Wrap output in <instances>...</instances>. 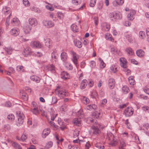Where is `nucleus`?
Here are the masks:
<instances>
[{"instance_id":"obj_1","label":"nucleus","mask_w":149,"mask_h":149,"mask_svg":"<svg viewBox=\"0 0 149 149\" xmlns=\"http://www.w3.org/2000/svg\"><path fill=\"white\" fill-rule=\"evenodd\" d=\"M55 92L61 99L69 95L68 92L66 90L63 89L62 87L60 85L56 87L55 90Z\"/></svg>"},{"instance_id":"obj_2","label":"nucleus","mask_w":149,"mask_h":149,"mask_svg":"<svg viewBox=\"0 0 149 149\" xmlns=\"http://www.w3.org/2000/svg\"><path fill=\"white\" fill-rule=\"evenodd\" d=\"M16 115L17 120L16 121V125L17 126H19L23 124L25 116L22 112L19 111H17Z\"/></svg>"},{"instance_id":"obj_3","label":"nucleus","mask_w":149,"mask_h":149,"mask_svg":"<svg viewBox=\"0 0 149 149\" xmlns=\"http://www.w3.org/2000/svg\"><path fill=\"white\" fill-rule=\"evenodd\" d=\"M101 125L98 123L97 121L95 122L94 125L91 127L92 134L94 135H98L101 133L100 130L99 129Z\"/></svg>"},{"instance_id":"obj_4","label":"nucleus","mask_w":149,"mask_h":149,"mask_svg":"<svg viewBox=\"0 0 149 149\" xmlns=\"http://www.w3.org/2000/svg\"><path fill=\"white\" fill-rule=\"evenodd\" d=\"M109 17L110 20L115 22L117 20L121 19L122 18V15L120 12L117 13L113 12L109 13Z\"/></svg>"},{"instance_id":"obj_5","label":"nucleus","mask_w":149,"mask_h":149,"mask_svg":"<svg viewBox=\"0 0 149 149\" xmlns=\"http://www.w3.org/2000/svg\"><path fill=\"white\" fill-rule=\"evenodd\" d=\"M77 115L79 117V118H76L74 120V125L79 126L81 125V120L80 119V118H83L84 117V113L82 110H80L78 112Z\"/></svg>"},{"instance_id":"obj_6","label":"nucleus","mask_w":149,"mask_h":149,"mask_svg":"<svg viewBox=\"0 0 149 149\" xmlns=\"http://www.w3.org/2000/svg\"><path fill=\"white\" fill-rule=\"evenodd\" d=\"M107 139L111 141L110 144L112 146H116L117 144V141L114 140V137L113 135L111 132L107 134Z\"/></svg>"},{"instance_id":"obj_7","label":"nucleus","mask_w":149,"mask_h":149,"mask_svg":"<svg viewBox=\"0 0 149 149\" xmlns=\"http://www.w3.org/2000/svg\"><path fill=\"white\" fill-rule=\"evenodd\" d=\"M134 112V109L132 107H128L125 109L124 113L126 117H129L132 116Z\"/></svg>"},{"instance_id":"obj_8","label":"nucleus","mask_w":149,"mask_h":149,"mask_svg":"<svg viewBox=\"0 0 149 149\" xmlns=\"http://www.w3.org/2000/svg\"><path fill=\"white\" fill-rule=\"evenodd\" d=\"M42 24L44 26L48 28L52 27L54 26V23L51 20H43Z\"/></svg>"},{"instance_id":"obj_9","label":"nucleus","mask_w":149,"mask_h":149,"mask_svg":"<svg viewBox=\"0 0 149 149\" xmlns=\"http://www.w3.org/2000/svg\"><path fill=\"white\" fill-rule=\"evenodd\" d=\"M30 46L33 48H41L42 47V44L38 41H33L30 43Z\"/></svg>"},{"instance_id":"obj_10","label":"nucleus","mask_w":149,"mask_h":149,"mask_svg":"<svg viewBox=\"0 0 149 149\" xmlns=\"http://www.w3.org/2000/svg\"><path fill=\"white\" fill-rule=\"evenodd\" d=\"M72 56V61L75 65L76 66L77 68L78 65L77 64L78 63L77 58V56H78L73 51H71L70 52Z\"/></svg>"},{"instance_id":"obj_11","label":"nucleus","mask_w":149,"mask_h":149,"mask_svg":"<svg viewBox=\"0 0 149 149\" xmlns=\"http://www.w3.org/2000/svg\"><path fill=\"white\" fill-rule=\"evenodd\" d=\"M29 24L32 27H35L38 24L37 19L33 17L30 18L28 19Z\"/></svg>"},{"instance_id":"obj_12","label":"nucleus","mask_w":149,"mask_h":149,"mask_svg":"<svg viewBox=\"0 0 149 149\" xmlns=\"http://www.w3.org/2000/svg\"><path fill=\"white\" fill-rule=\"evenodd\" d=\"M32 53L31 49L29 47H26L25 48L22 52L23 55L26 57L31 54Z\"/></svg>"},{"instance_id":"obj_13","label":"nucleus","mask_w":149,"mask_h":149,"mask_svg":"<svg viewBox=\"0 0 149 149\" xmlns=\"http://www.w3.org/2000/svg\"><path fill=\"white\" fill-rule=\"evenodd\" d=\"M44 40L46 46L49 48L52 47V42L50 38H44Z\"/></svg>"},{"instance_id":"obj_14","label":"nucleus","mask_w":149,"mask_h":149,"mask_svg":"<svg viewBox=\"0 0 149 149\" xmlns=\"http://www.w3.org/2000/svg\"><path fill=\"white\" fill-rule=\"evenodd\" d=\"M102 29L103 31H108L110 29L109 24L106 22L102 23L101 24Z\"/></svg>"},{"instance_id":"obj_15","label":"nucleus","mask_w":149,"mask_h":149,"mask_svg":"<svg viewBox=\"0 0 149 149\" xmlns=\"http://www.w3.org/2000/svg\"><path fill=\"white\" fill-rule=\"evenodd\" d=\"M136 11L133 10H130V13L128 14L127 17L128 20H132L134 18V16L136 14Z\"/></svg>"},{"instance_id":"obj_16","label":"nucleus","mask_w":149,"mask_h":149,"mask_svg":"<svg viewBox=\"0 0 149 149\" xmlns=\"http://www.w3.org/2000/svg\"><path fill=\"white\" fill-rule=\"evenodd\" d=\"M32 26L30 25L26 24L24 27V33L26 34L28 33L31 30Z\"/></svg>"},{"instance_id":"obj_17","label":"nucleus","mask_w":149,"mask_h":149,"mask_svg":"<svg viewBox=\"0 0 149 149\" xmlns=\"http://www.w3.org/2000/svg\"><path fill=\"white\" fill-rule=\"evenodd\" d=\"M115 80L113 78H110L108 80V86L111 89L114 88L115 84Z\"/></svg>"},{"instance_id":"obj_18","label":"nucleus","mask_w":149,"mask_h":149,"mask_svg":"<svg viewBox=\"0 0 149 149\" xmlns=\"http://www.w3.org/2000/svg\"><path fill=\"white\" fill-rule=\"evenodd\" d=\"M19 32V30L17 28H14L12 29L10 31L11 35L14 36H17L18 35Z\"/></svg>"},{"instance_id":"obj_19","label":"nucleus","mask_w":149,"mask_h":149,"mask_svg":"<svg viewBox=\"0 0 149 149\" xmlns=\"http://www.w3.org/2000/svg\"><path fill=\"white\" fill-rule=\"evenodd\" d=\"M69 74L66 72L63 71L61 72V77L64 80H66L69 78Z\"/></svg>"},{"instance_id":"obj_20","label":"nucleus","mask_w":149,"mask_h":149,"mask_svg":"<svg viewBox=\"0 0 149 149\" xmlns=\"http://www.w3.org/2000/svg\"><path fill=\"white\" fill-rule=\"evenodd\" d=\"M121 62L120 65L122 67L124 68H126L127 67V61L126 59L124 58H121L120 59Z\"/></svg>"},{"instance_id":"obj_21","label":"nucleus","mask_w":149,"mask_h":149,"mask_svg":"<svg viewBox=\"0 0 149 149\" xmlns=\"http://www.w3.org/2000/svg\"><path fill=\"white\" fill-rule=\"evenodd\" d=\"M136 54L140 58L143 57L144 56L145 52L142 49L137 50L136 52Z\"/></svg>"},{"instance_id":"obj_22","label":"nucleus","mask_w":149,"mask_h":149,"mask_svg":"<svg viewBox=\"0 0 149 149\" xmlns=\"http://www.w3.org/2000/svg\"><path fill=\"white\" fill-rule=\"evenodd\" d=\"M2 12L6 15L11 13L10 8L6 6L3 7L2 10Z\"/></svg>"},{"instance_id":"obj_23","label":"nucleus","mask_w":149,"mask_h":149,"mask_svg":"<svg viewBox=\"0 0 149 149\" xmlns=\"http://www.w3.org/2000/svg\"><path fill=\"white\" fill-rule=\"evenodd\" d=\"M124 0H115L113 2V5L116 6L118 5H121L124 3Z\"/></svg>"},{"instance_id":"obj_24","label":"nucleus","mask_w":149,"mask_h":149,"mask_svg":"<svg viewBox=\"0 0 149 149\" xmlns=\"http://www.w3.org/2000/svg\"><path fill=\"white\" fill-rule=\"evenodd\" d=\"M50 132V129L49 128L45 129L42 132V136L43 138H45L49 134Z\"/></svg>"},{"instance_id":"obj_25","label":"nucleus","mask_w":149,"mask_h":149,"mask_svg":"<svg viewBox=\"0 0 149 149\" xmlns=\"http://www.w3.org/2000/svg\"><path fill=\"white\" fill-rule=\"evenodd\" d=\"M30 79L31 80L35 81L37 83H39L40 81V78L35 75H33L31 76Z\"/></svg>"},{"instance_id":"obj_26","label":"nucleus","mask_w":149,"mask_h":149,"mask_svg":"<svg viewBox=\"0 0 149 149\" xmlns=\"http://www.w3.org/2000/svg\"><path fill=\"white\" fill-rule=\"evenodd\" d=\"M58 123L60 125V128L62 130H63L66 128V126L65 124L59 119L58 120Z\"/></svg>"},{"instance_id":"obj_27","label":"nucleus","mask_w":149,"mask_h":149,"mask_svg":"<svg viewBox=\"0 0 149 149\" xmlns=\"http://www.w3.org/2000/svg\"><path fill=\"white\" fill-rule=\"evenodd\" d=\"M61 59L63 61H65L67 59L68 55L65 52H63L61 55Z\"/></svg>"},{"instance_id":"obj_28","label":"nucleus","mask_w":149,"mask_h":149,"mask_svg":"<svg viewBox=\"0 0 149 149\" xmlns=\"http://www.w3.org/2000/svg\"><path fill=\"white\" fill-rule=\"evenodd\" d=\"M19 40L22 42H25L29 40V38L25 36H22L20 37Z\"/></svg>"},{"instance_id":"obj_29","label":"nucleus","mask_w":149,"mask_h":149,"mask_svg":"<svg viewBox=\"0 0 149 149\" xmlns=\"http://www.w3.org/2000/svg\"><path fill=\"white\" fill-rule=\"evenodd\" d=\"M87 81L86 79H83L82 81L80 86L81 89H84L85 88L87 85Z\"/></svg>"},{"instance_id":"obj_30","label":"nucleus","mask_w":149,"mask_h":149,"mask_svg":"<svg viewBox=\"0 0 149 149\" xmlns=\"http://www.w3.org/2000/svg\"><path fill=\"white\" fill-rule=\"evenodd\" d=\"M117 67L115 65H113L110 67L111 72L113 73H116L117 71Z\"/></svg>"},{"instance_id":"obj_31","label":"nucleus","mask_w":149,"mask_h":149,"mask_svg":"<svg viewBox=\"0 0 149 149\" xmlns=\"http://www.w3.org/2000/svg\"><path fill=\"white\" fill-rule=\"evenodd\" d=\"M143 130L146 131L147 133H149V124L147 123L143 124Z\"/></svg>"},{"instance_id":"obj_32","label":"nucleus","mask_w":149,"mask_h":149,"mask_svg":"<svg viewBox=\"0 0 149 149\" xmlns=\"http://www.w3.org/2000/svg\"><path fill=\"white\" fill-rule=\"evenodd\" d=\"M105 38L107 40H110L111 41H114V39L112 37L111 35L109 33H107L105 35Z\"/></svg>"},{"instance_id":"obj_33","label":"nucleus","mask_w":149,"mask_h":149,"mask_svg":"<svg viewBox=\"0 0 149 149\" xmlns=\"http://www.w3.org/2000/svg\"><path fill=\"white\" fill-rule=\"evenodd\" d=\"M74 43L75 46L79 48H81L82 46L81 42L80 41L78 40H74Z\"/></svg>"},{"instance_id":"obj_34","label":"nucleus","mask_w":149,"mask_h":149,"mask_svg":"<svg viewBox=\"0 0 149 149\" xmlns=\"http://www.w3.org/2000/svg\"><path fill=\"white\" fill-rule=\"evenodd\" d=\"M125 50L127 53L129 55H132L134 54V51L131 47H128L126 48Z\"/></svg>"},{"instance_id":"obj_35","label":"nucleus","mask_w":149,"mask_h":149,"mask_svg":"<svg viewBox=\"0 0 149 149\" xmlns=\"http://www.w3.org/2000/svg\"><path fill=\"white\" fill-rule=\"evenodd\" d=\"M71 28L74 32H77L78 31V28L77 26L74 24H72L71 26Z\"/></svg>"},{"instance_id":"obj_36","label":"nucleus","mask_w":149,"mask_h":149,"mask_svg":"<svg viewBox=\"0 0 149 149\" xmlns=\"http://www.w3.org/2000/svg\"><path fill=\"white\" fill-rule=\"evenodd\" d=\"M58 17L60 19L62 20L64 17V15L61 12H58L57 13Z\"/></svg>"},{"instance_id":"obj_37","label":"nucleus","mask_w":149,"mask_h":149,"mask_svg":"<svg viewBox=\"0 0 149 149\" xmlns=\"http://www.w3.org/2000/svg\"><path fill=\"white\" fill-rule=\"evenodd\" d=\"M12 146L15 149H22V147H21L20 145H19L17 143L15 142H13L12 143Z\"/></svg>"},{"instance_id":"obj_38","label":"nucleus","mask_w":149,"mask_h":149,"mask_svg":"<svg viewBox=\"0 0 149 149\" xmlns=\"http://www.w3.org/2000/svg\"><path fill=\"white\" fill-rule=\"evenodd\" d=\"M19 22V19L17 18H13L11 22V23L13 24V25H15L18 24Z\"/></svg>"},{"instance_id":"obj_39","label":"nucleus","mask_w":149,"mask_h":149,"mask_svg":"<svg viewBox=\"0 0 149 149\" xmlns=\"http://www.w3.org/2000/svg\"><path fill=\"white\" fill-rule=\"evenodd\" d=\"M129 82L130 85H133L135 84V81L132 76H130L128 78Z\"/></svg>"},{"instance_id":"obj_40","label":"nucleus","mask_w":149,"mask_h":149,"mask_svg":"<svg viewBox=\"0 0 149 149\" xmlns=\"http://www.w3.org/2000/svg\"><path fill=\"white\" fill-rule=\"evenodd\" d=\"M126 37L129 42L130 43L132 42L133 38L132 37V35L131 34H127L126 36Z\"/></svg>"},{"instance_id":"obj_41","label":"nucleus","mask_w":149,"mask_h":149,"mask_svg":"<svg viewBox=\"0 0 149 149\" xmlns=\"http://www.w3.org/2000/svg\"><path fill=\"white\" fill-rule=\"evenodd\" d=\"M49 17L52 19L54 21H56L58 19L53 13H50L49 14Z\"/></svg>"},{"instance_id":"obj_42","label":"nucleus","mask_w":149,"mask_h":149,"mask_svg":"<svg viewBox=\"0 0 149 149\" xmlns=\"http://www.w3.org/2000/svg\"><path fill=\"white\" fill-rule=\"evenodd\" d=\"M31 111L33 114L36 115H37L39 113L38 107L36 108H32L31 109Z\"/></svg>"},{"instance_id":"obj_43","label":"nucleus","mask_w":149,"mask_h":149,"mask_svg":"<svg viewBox=\"0 0 149 149\" xmlns=\"http://www.w3.org/2000/svg\"><path fill=\"white\" fill-rule=\"evenodd\" d=\"M96 108V106L94 104L88 105L86 107L87 109L89 110H92L93 109H95Z\"/></svg>"},{"instance_id":"obj_44","label":"nucleus","mask_w":149,"mask_h":149,"mask_svg":"<svg viewBox=\"0 0 149 149\" xmlns=\"http://www.w3.org/2000/svg\"><path fill=\"white\" fill-rule=\"evenodd\" d=\"M122 90L124 94L127 93L130 91L128 88L126 86H124L123 87Z\"/></svg>"},{"instance_id":"obj_45","label":"nucleus","mask_w":149,"mask_h":149,"mask_svg":"<svg viewBox=\"0 0 149 149\" xmlns=\"http://www.w3.org/2000/svg\"><path fill=\"white\" fill-rule=\"evenodd\" d=\"M16 70L18 71L23 72L24 71V67L22 65H18L17 66Z\"/></svg>"},{"instance_id":"obj_46","label":"nucleus","mask_w":149,"mask_h":149,"mask_svg":"<svg viewBox=\"0 0 149 149\" xmlns=\"http://www.w3.org/2000/svg\"><path fill=\"white\" fill-rule=\"evenodd\" d=\"M82 102L84 104H87L89 103L90 100L88 98L85 97L82 99Z\"/></svg>"},{"instance_id":"obj_47","label":"nucleus","mask_w":149,"mask_h":149,"mask_svg":"<svg viewBox=\"0 0 149 149\" xmlns=\"http://www.w3.org/2000/svg\"><path fill=\"white\" fill-rule=\"evenodd\" d=\"M65 67L69 70H72L73 68L72 65L71 64L69 63H66Z\"/></svg>"},{"instance_id":"obj_48","label":"nucleus","mask_w":149,"mask_h":149,"mask_svg":"<svg viewBox=\"0 0 149 149\" xmlns=\"http://www.w3.org/2000/svg\"><path fill=\"white\" fill-rule=\"evenodd\" d=\"M95 146L100 149H103L104 148V146L100 143H97L95 144Z\"/></svg>"},{"instance_id":"obj_49","label":"nucleus","mask_w":149,"mask_h":149,"mask_svg":"<svg viewBox=\"0 0 149 149\" xmlns=\"http://www.w3.org/2000/svg\"><path fill=\"white\" fill-rule=\"evenodd\" d=\"M126 146L125 142L123 140L120 141V145L119 147V149H121L125 147Z\"/></svg>"},{"instance_id":"obj_50","label":"nucleus","mask_w":149,"mask_h":149,"mask_svg":"<svg viewBox=\"0 0 149 149\" xmlns=\"http://www.w3.org/2000/svg\"><path fill=\"white\" fill-rule=\"evenodd\" d=\"M100 114V112L96 111L92 113V116L96 118H98L99 117V115Z\"/></svg>"},{"instance_id":"obj_51","label":"nucleus","mask_w":149,"mask_h":149,"mask_svg":"<svg viewBox=\"0 0 149 149\" xmlns=\"http://www.w3.org/2000/svg\"><path fill=\"white\" fill-rule=\"evenodd\" d=\"M57 53L55 51H53L51 54L52 57L56 60L57 58Z\"/></svg>"},{"instance_id":"obj_52","label":"nucleus","mask_w":149,"mask_h":149,"mask_svg":"<svg viewBox=\"0 0 149 149\" xmlns=\"http://www.w3.org/2000/svg\"><path fill=\"white\" fill-rule=\"evenodd\" d=\"M79 131L77 130H75L73 132V137L76 138L79 136Z\"/></svg>"},{"instance_id":"obj_53","label":"nucleus","mask_w":149,"mask_h":149,"mask_svg":"<svg viewBox=\"0 0 149 149\" xmlns=\"http://www.w3.org/2000/svg\"><path fill=\"white\" fill-rule=\"evenodd\" d=\"M98 60L100 63L101 66H102L101 68H104L106 66V64L104 63L103 60L100 58H98Z\"/></svg>"},{"instance_id":"obj_54","label":"nucleus","mask_w":149,"mask_h":149,"mask_svg":"<svg viewBox=\"0 0 149 149\" xmlns=\"http://www.w3.org/2000/svg\"><path fill=\"white\" fill-rule=\"evenodd\" d=\"M139 37L141 39H143L145 37L144 32L143 31H140L139 33Z\"/></svg>"},{"instance_id":"obj_55","label":"nucleus","mask_w":149,"mask_h":149,"mask_svg":"<svg viewBox=\"0 0 149 149\" xmlns=\"http://www.w3.org/2000/svg\"><path fill=\"white\" fill-rule=\"evenodd\" d=\"M7 118L9 120H13L15 119V116L13 114H9Z\"/></svg>"},{"instance_id":"obj_56","label":"nucleus","mask_w":149,"mask_h":149,"mask_svg":"<svg viewBox=\"0 0 149 149\" xmlns=\"http://www.w3.org/2000/svg\"><path fill=\"white\" fill-rule=\"evenodd\" d=\"M48 69L49 70H50L52 72H54L55 69V67L53 65H51L48 68Z\"/></svg>"},{"instance_id":"obj_57","label":"nucleus","mask_w":149,"mask_h":149,"mask_svg":"<svg viewBox=\"0 0 149 149\" xmlns=\"http://www.w3.org/2000/svg\"><path fill=\"white\" fill-rule=\"evenodd\" d=\"M111 52L113 53L114 54H118V52H119V51H118L116 48H115L114 47H113L111 48Z\"/></svg>"},{"instance_id":"obj_58","label":"nucleus","mask_w":149,"mask_h":149,"mask_svg":"<svg viewBox=\"0 0 149 149\" xmlns=\"http://www.w3.org/2000/svg\"><path fill=\"white\" fill-rule=\"evenodd\" d=\"M91 96L93 98H96L97 96V93L96 91H93L92 93Z\"/></svg>"},{"instance_id":"obj_59","label":"nucleus","mask_w":149,"mask_h":149,"mask_svg":"<svg viewBox=\"0 0 149 149\" xmlns=\"http://www.w3.org/2000/svg\"><path fill=\"white\" fill-rule=\"evenodd\" d=\"M96 0H91V2L90 4V6L93 7L95 5L96 3Z\"/></svg>"},{"instance_id":"obj_60","label":"nucleus","mask_w":149,"mask_h":149,"mask_svg":"<svg viewBox=\"0 0 149 149\" xmlns=\"http://www.w3.org/2000/svg\"><path fill=\"white\" fill-rule=\"evenodd\" d=\"M4 129L5 131H8L10 129V127L8 124L5 125H4Z\"/></svg>"},{"instance_id":"obj_61","label":"nucleus","mask_w":149,"mask_h":149,"mask_svg":"<svg viewBox=\"0 0 149 149\" xmlns=\"http://www.w3.org/2000/svg\"><path fill=\"white\" fill-rule=\"evenodd\" d=\"M90 66L92 68H94L95 67L96 63L95 61H91L90 63Z\"/></svg>"},{"instance_id":"obj_62","label":"nucleus","mask_w":149,"mask_h":149,"mask_svg":"<svg viewBox=\"0 0 149 149\" xmlns=\"http://www.w3.org/2000/svg\"><path fill=\"white\" fill-rule=\"evenodd\" d=\"M143 90L145 93L149 95V88L147 86H145L144 87Z\"/></svg>"},{"instance_id":"obj_63","label":"nucleus","mask_w":149,"mask_h":149,"mask_svg":"<svg viewBox=\"0 0 149 149\" xmlns=\"http://www.w3.org/2000/svg\"><path fill=\"white\" fill-rule=\"evenodd\" d=\"M23 2L25 6H29V3L28 0H23Z\"/></svg>"},{"instance_id":"obj_64","label":"nucleus","mask_w":149,"mask_h":149,"mask_svg":"<svg viewBox=\"0 0 149 149\" xmlns=\"http://www.w3.org/2000/svg\"><path fill=\"white\" fill-rule=\"evenodd\" d=\"M31 105L32 108H36L38 107V105L36 103L34 102H33L31 103Z\"/></svg>"}]
</instances>
